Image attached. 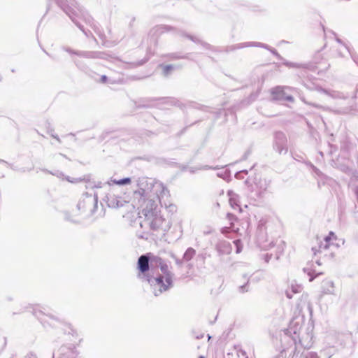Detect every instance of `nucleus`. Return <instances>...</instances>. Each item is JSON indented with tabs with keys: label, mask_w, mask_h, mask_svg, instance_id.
<instances>
[{
	"label": "nucleus",
	"mask_w": 358,
	"mask_h": 358,
	"mask_svg": "<svg viewBox=\"0 0 358 358\" xmlns=\"http://www.w3.org/2000/svg\"><path fill=\"white\" fill-rule=\"evenodd\" d=\"M337 238L335 234L332 231L329 232V235L324 238L323 241L320 242L318 248L313 247L312 250L315 255L317 254H323L324 257L329 255L327 250L331 246L334 245V241H336Z\"/></svg>",
	"instance_id": "nucleus-1"
},
{
	"label": "nucleus",
	"mask_w": 358,
	"mask_h": 358,
	"mask_svg": "<svg viewBox=\"0 0 358 358\" xmlns=\"http://www.w3.org/2000/svg\"><path fill=\"white\" fill-rule=\"evenodd\" d=\"M171 284V278L169 275L159 276L154 279L152 285L161 293L166 291Z\"/></svg>",
	"instance_id": "nucleus-2"
},
{
	"label": "nucleus",
	"mask_w": 358,
	"mask_h": 358,
	"mask_svg": "<svg viewBox=\"0 0 358 358\" xmlns=\"http://www.w3.org/2000/svg\"><path fill=\"white\" fill-rule=\"evenodd\" d=\"M138 269L139 271L144 274L149 271V258L146 255H141L138 260L137 263Z\"/></svg>",
	"instance_id": "nucleus-3"
},
{
	"label": "nucleus",
	"mask_w": 358,
	"mask_h": 358,
	"mask_svg": "<svg viewBox=\"0 0 358 358\" xmlns=\"http://www.w3.org/2000/svg\"><path fill=\"white\" fill-rule=\"evenodd\" d=\"M312 336L308 333L303 334L301 337L299 338V343L304 348H310L312 346Z\"/></svg>",
	"instance_id": "nucleus-4"
},
{
	"label": "nucleus",
	"mask_w": 358,
	"mask_h": 358,
	"mask_svg": "<svg viewBox=\"0 0 358 358\" xmlns=\"http://www.w3.org/2000/svg\"><path fill=\"white\" fill-rule=\"evenodd\" d=\"M322 292L323 294H331L334 292V285L331 280H326L322 283Z\"/></svg>",
	"instance_id": "nucleus-5"
},
{
	"label": "nucleus",
	"mask_w": 358,
	"mask_h": 358,
	"mask_svg": "<svg viewBox=\"0 0 358 358\" xmlns=\"http://www.w3.org/2000/svg\"><path fill=\"white\" fill-rule=\"evenodd\" d=\"M307 303H308V295L306 294H303L301 296L300 302L296 305L299 314L301 313L303 308L307 305Z\"/></svg>",
	"instance_id": "nucleus-6"
},
{
	"label": "nucleus",
	"mask_w": 358,
	"mask_h": 358,
	"mask_svg": "<svg viewBox=\"0 0 358 358\" xmlns=\"http://www.w3.org/2000/svg\"><path fill=\"white\" fill-rule=\"evenodd\" d=\"M320 91L324 92V94L329 95V96L334 98V99H343L345 98V96L343 94L336 92V91H328L323 89H320Z\"/></svg>",
	"instance_id": "nucleus-7"
},
{
	"label": "nucleus",
	"mask_w": 358,
	"mask_h": 358,
	"mask_svg": "<svg viewBox=\"0 0 358 358\" xmlns=\"http://www.w3.org/2000/svg\"><path fill=\"white\" fill-rule=\"evenodd\" d=\"M112 182L117 185H124L130 184L131 180L129 178H125L121 180H113Z\"/></svg>",
	"instance_id": "nucleus-8"
},
{
	"label": "nucleus",
	"mask_w": 358,
	"mask_h": 358,
	"mask_svg": "<svg viewBox=\"0 0 358 358\" xmlns=\"http://www.w3.org/2000/svg\"><path fill=\"white\" fill-rule=\"evenodd\" d=\"M173 69V66L172 65H165L162 66V70L165 75H168L171 71Z\"/></svg>",
	"instance_id": "nucleus-9"
},
{
	"label": "nucleus",
	"mask_w": 358,
	"mask_h": 358,
	"mask_svg": "<svg viewBox=\"0 0 358 358\" xmlns=\"http://www.w3.org/2000/svg\"><path fill=\"white\" fill-rule=\"evenodd\" d=\"M303 290V287L301 285H292V293H300Z\"/></svg>",
	"instance_id": "nucleus-10"
},
{
	"label": "nucleus",
	"mask_w": 358,
	"mask_h": 358,
	"mask_svg": "<svg viewBox=\"0 0 358 358\" xmlns=\"http://www.w3.org/2000/svg\"><path fill=\"white\" fill-rule=\"evenodd\" d=\"M234 243L236 245L237 248L236 252L239 253L241 251V241L236 240L234 241Z\"/></svg>",
	"instance_id": "nucleus-11"
},
{
	"label": "nucleus",
	"mask_w": 358,
	"mask_h": 358,
	"mask_svg": "<svg viewBox=\"0 0 358 358\" xmlns=\"http://www.w3.org/2000/svg\"><path fill=\"white\" fill-rule=\"evenodd\" d=\"M106 80H107L106 76H102V77H101V80H102L103 82H106Z\"/></svg>",
	"instance_id": "nucleus-12"
},
{
	"label": "nucleus",
	"mask_w": 358,
	"mask_h": 358,
	"mask_svg": "<svg viewBox=\"0 0 358 358\" xmlns=\"http://www.w3.org/2000/svg\"><path fill=\"white\" fill-rule=\"evenodd\" d=\"M227 231H228L227 230V228H223V229H222V233H227Z\"/></svg>",
	"instance_id": "nucleus-13"
},
{
	"label": "nucleus",
	"mask_w": 358,
	"mask_h": 358,
	"mask_svg": "<svg viewBox=\"0 0 358 358\" xmlns=\"http://www.w3.org/2000/svg\"><path fill=\"white\" fill-rule=\"evenodd\" d=\"M316 263H317L318 265H320V264H321L320 260H319V259L316 260Z\"/></svg>",
	"instance_id": "nucleus-14"
},
{
	"label": "nucleus",
	"mask_w": 358,
	"mask_h": 358,
	"mask_svg": "<svg viewBox=\"0 0 358 358\" xmlns=\"http://www.w3.org/2000/svg\"><path fill=\"white\" fill-rule=\"evenodd\" d=\"M336 41H337L338 43H341V40H340L339 38H336Z\"/></svg>",
	"instance_id": "nucleus-15"
},
{
	"label": "nucleus",
	"mask_w": 358,
	"mask_h": 358,
	"mask_svg": "<svg viewBox=\"0 0 358 358\" xmlns=\"http://www.w3.org/2000/svg\"><path fill=\"white\" fill-rule=\"evenodd\" d=\"M313 280V278H310L309 280L312 281Z\"/></svg>",
	"instance_id": "nucleus-16"
},
{
	"label": "nucleus",
	"mask_w": 358,
	"mask_h": 358,
	"mask_svg": "<svg viewBox=\"0 0 358 358\" xmlns=\"http://www.w3.org/2000/svg\"><path fill=\"white\" fill-rule=\"evenodd\" d=\"M159 262L161 263V262H162V259H161V258H159Z\"/></svg>",
	"instance_id": "nucleus-17"
},
{
	"label": "nucleus",
	"mask_w": 358,
	"mask_h": 358,
	"mask_svg": "<svg viewBox=\"0 0 358 358\" xmlns=\"http://www.w3.org/2000/svg\"><path fill=\"white\" fill-rule=\"evenodd\" d=\"M199 358H205V357L203 356H200Z\"/></svg>",
	"instance_id": "nucleus-18"
}]
</instances>
